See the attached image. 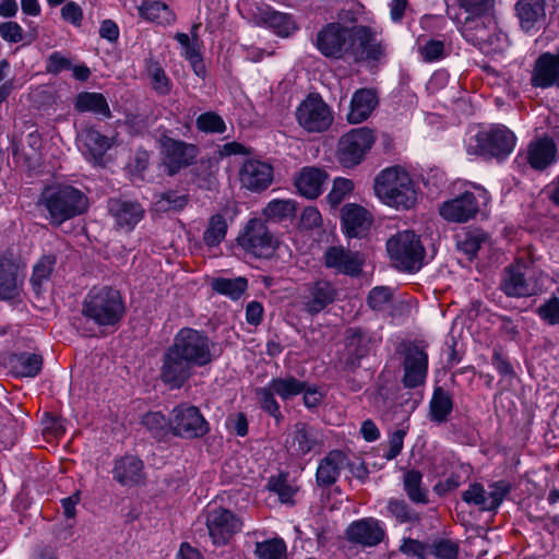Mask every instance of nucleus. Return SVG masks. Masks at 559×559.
<instances>
[{
  "label": "nucleus",
  "mask_w": 559,
  "mask_h": 559,
  "mask_svg": "<svg viewBox=\"0 0 559 559\" xmlns=\"http://www.w3.org/2000/svg\"><path fill=\"white\" fill-rule=\"evenodd\" d=\"M188 204L187 194L177 191H167L155 197L153 206L157 213L179 212Z\"/></svg>",
  "instance_id": "nucleus-47"
},
{
  "label": "nucleus",
  "mask_w": 559,
  "mask_h": 559,
  "mask_svg": "<svg viewBox=\"0 0 559 559\" xmlns=\"http://www.w3.org/2000/svg\"><path fill=\"white\" fill-rule=\"evenodd\" d=\"M373 190L383 204L396 210H408L417 201L415 183L401 166L381 170L374 178Z\"/></svg>",
  "instance_id": "nucleus-2"
},
{
  "label": "nucleus",
  "mask_w": 559,
  "mask_h": 559,
  "mask_svg": "<svg viewBox=\"0 0 559 559\" xmlns=\"http://www.w3.org/2000/svg\"><path fill=\"white\" fill-rule=\"evenodd\" d=\"M419 52L424 61L436 62L447 56V47L441 39H429L419 47Z\"/></svg>",
  "instance_id": "nucleus-60"
},
{
  "label": "nucleus",
  "mask_w": 559,
  "mask_h": 559,
  "mask_svg": "<svg viewBox=\"0 0 559 559\" xmlns=\"http://www.w3.org/2000/svg\"><path fill=\"white\" fill-rule=\"evenodd\" d=\"M336 296L337 289L331 282L319 280L307 285L301 296L302 309L311 316L318 314L331 305Z\"/></svg>",
  "instance_id": "nucleus-22"
},
{
  "label": "nucleus",
  "mask_w": 559,
  "mask_h": 559,
  "mask_svg": "<svg viewBox=\"0 0 559 559\" xmlns=\"http://www.w3.org/2000/svg\"><path fill=\"white\" fill-rule=\"evenodd\" d=\"M323 264L335 274L358 277L362 272L365 258L360 252L343 246H331L324 252Z\"/></svg>",
  "instance_id": "nucleus-16"
},
{
  "label": "nucleus",
  "mask_w": 559,
  "mask_h": 559,
  "mask_svg": "<svg viewBox=\"0 0 559 559\" xmlns=\"http://www.w3.org/2000/svg\"><path fill=\"white\" fill-rule=\"evenodd\" d=\"M126 312L121 293L111 286H93L82 302V314L99 328H111Z\"/></svg>",
  "instance_id": "nucleus-3"
},
{
  "label": "nucleus",
  "mask_w": 559,
  "mask_h": 559,
  "mask_svg": "<svg viewBox=\"0 0 559 559\" xmlns=\"http://www.w3.org/2000/svg\"><path fill=\"white\" fill-rule=\"evenodd\" d=\"M367 301L376 311L385 310L392 301V290L384 286L374 287L370 290Z\"/></svg>",
  "instance_id": "nucleus-63"
},
{
  "label": "nucleus",
  "mask_w": 559,
  "mask_h": 559,
  "mask_svg": "<svg viewBox=\"0 0 559 559\" xmlns=\"http://www.w3.org/2000/svg\"><path fill=\"white\" fill-rule=\"evenodd\" d=\"M531 267L516 261L504 269L500 287L509 297H526L535 293V284L532 281Z\"/></svg>",
  "instance_id": "nucleus-17"
},
{
  "label": "nucleus",
  "mask_w": 559,
  "mask_h": 559,
  "mask_svg": "<svg viewBox=\"0 0 559 559\" xmlns=\"http://www.w3.org/2000/svg\"><path fill=\"white\" fill-rule=\"evenodd\" d=\"M348 542L362 547L379 545L385 537L384 524L374 518L354 521L345 531Z\"/></svg>",
  "instance_id": "nucleus-20"
},
{
  "label": "nucleus",
  "mask_w": 559,
  "mask_h": 559,
  "mask_svg": "<svg viewBox=\"0 0 559 559\" xmlns=\"http://www.w3.org/2000/svg\"><path fill=\"white\" fill-rule=\"evenodd\" d=\"M74 109L90 112L100 119L111 118V110L106 97L97 92H81L74 98Z\"/></svg>",
  "instance_id": "nucleus-35"
},
{
  "label": "nucleus",
  "mask_w": 559,
  "mask_h": 559,
  "mask_svg": "<svg viewBox=\"0 0 559 559\" xmlns=\"http://www.w3.org/2000/svg\"><path fill=\"white\" fill-rule=\"evenodd\" d=\"M453 406L451 394L440 386L436 388L429 402V419L438 425L447 423Z\"/></svg>",
  "instance_id": "nucleus-38"
},
{
  "label": "nucleus",
  "mask_w": 559,
  "mask_h": 559,
  "mask_svg": "<svg viewBox=\"0 0 559 559\" xmlns=\"http://www.w3.org/2000/svg\"><path fill=\"white\" fill-rule=\"evenodd\" d=\"M38 203L48 212L50 224L57 227L84 214L90 206L87 195L73 186L47 188L43 191Z\"/></svg>",
  "instance_id": "nucleus-4"
},
{
  "label": "nucleus",
  "mask_w": 559,
  "mask_h": 559,
  "mask_svg": "<svg viewBox=\"0 0 559 559\" xmlns=\"http://www.w3.org/2000/svg\"><path fill=\"white\" fill-rule=\"evenodd\" d=\"M195 126L198 130L203 133L222 134L226 131V123L224 119L214 111L201 114L195 120Z\"/></svg>",
  "instance_id": "nucleus-55"
},
{
  "label": "nucleus",
  "mask_w": 559,
  "mask_h": 559,
  "mask_svg": "<svg viewBox=\"0 0 559 559\" xmlns=\"http://www.w3.org/2000/svg\"><path fill=\"white\" fill-rule=\"evenodd\" d=\"M490 197L486 189L473 185L472 190L444 201L439 207L440 216L451 223H466L474 218L481 205H487Z\"/></svg>",
  "instance_id": "nucleus-8"
},
{
  "label": "nucleus",
  "mask_w": 559,
  "mask_h": 559,
  "mask_svg": "<svg viewBox=\"0 0 559 559\" xmlns=\"http://www.w3.org/2000/svg\"><path fill=\"white\" fill-rule=\"evenodd\" d=\"M319 437L320 433L314 427L298 423L295 426L290 450L297 455H305L319 445Z\"/></svg>",
  "instance_id": "nucleus-37"
},
{
  "label": "nucleus",
  "mask_w": 559,
  "mask_h": 559,
  "mask_svg": "<svg viewBox=\"0 0 559 559\" xmlns=\"http://www.w3.org/2000/svg\"><path fill=\"white\" fill-rule=\"evenodd\" d=\"M460 545L450 538H436L428 544V555L437 559H457Z\"/></svg>",
  "instance_id": "nucleus-53"
},
{
  "label": "nucleus",
  "mask_w": 559,
  "mask_h": 559,
  "mask_svg": "<svg viewBox=\"0 0 559 559\" xmlns=\"http://www.w3.org/2000/svg\"><path fill=\"white\" fill-rule=\"evenodd\" d=\"M228 225L222 214L212 215L203 233V241L207 247L218 246L226 237Z\"/></svg>",
  "instance_id": "nucleus-50"
},
{
  "label": "nucleus",
  "mask_w": 559,
  "mask_h": 559,
  "mask_svg": "<svg viewBox=\"0 0 559 559\" xmlns=\"http://www.w3.org/2000/svg\"><path fill=\"white\" fill-rule=\"evenodd\" d=\"M404 377L403 384L413 389L424 384L428 371V355L417 347H408L404 356Z\"/></svg>",
  "instance_id": "nucleus-26"
},
{
  "label": "nucleus",
  "mask_w": 559,
  "mask_h": 559,
  "mask_svg": "<svg viewBox=\"0 0 559 559\" xmlns=\"http://www.w3.org/2000/svg\"><path fill=\"white\" fill-rule=\"evenodd\" d=\"M378 105V96L373 90L359 88L352 97L350 108L347 114L349 123H360L368 119Z\"/></svg>",
  "instance_id": "nucleus-31"
},
{
  "label": "nucleus",
  "mask_w": 559,
  "mask_h": 559,
  "mask_svg": "<svg viewBox=\"0 0 559 559\" xmlns=\"http://www.w3.org/2000/svg\"><path fill=\"white\" fill-rule=\"evenodd\" d=\"M509 47V38L506 33H503L498 24L492 29L489 38L486 40L485 45L481 47L480 51L488 56H496L503 53Z\"/></svg>",
  "instance_id": "nucleus-56"
},
{
  "label": "nucleus",
  "mask_w": 559,
  "mask_h": 559,
  "mask_svg": "<svg viewBox=\"0 0 559 559\" xmlns=\"http://www.w3.org/2000/svg\"><path fill=\"white\" fill-rule=\"evenodd\" d=\"M226 429L238 437H245L248 435V419L243 413H235L227 416L225 420Z\"/></svg>",
  "instance_id": "nucleus-64"
},
{
  "label": "nucleus",
  "mask_w": 559,
  "mask_h": 559,
  "mask_svg": "<svg viewBox=\"0 0 559 559\" xmlns=\"http://www.w3.org/2000/svg\"><path fill=\"white\" fill-rule=\"evenodd\" d=\"M545 0H519L516 3L518 16L525 32L539 29L545 23Z\"/></svg>",
  "instance_id": "nucleus-32"
},
{
  "label": "nucleus",
  "mask_w": 559,
  "mask_h": 559,
  "mask_svg": "<svg viewBox=\"0 0 559 559\" xmlns=\"http://www.w3.org/2000/svg\"><path fill=\"white\" fill-rule=\"evenodd\" d=\"M487 241V235L479 230H469L464 234L463 239L459 241V248L463 251L469 259L476 257L478 250L481 245Z\"/></svg>",
  "instance_id": "nucleus-57"
},
{
  "label": "nucleus",
  "mask_w": 559,
  "mask_h": 559,
  "mask_svg": "<svg viewBox=\"0 0 559 559\" xmlns=\"http://www.w3.org/2000/svg\"><path fill=\"white\" fill-rule=\"evenodd\" d=\"M557 155V145L548 136L538 138L528 144L526 159L530 166L536 170H543L551 165Z\"/></svg>",
  "instance_id": "nucleus-30"
},
{
  "label": "nucleus",
  "mask_w": 559,
  "mask_h": 559,
  "mask_svg": "<svg viewBox=\"0 0 559 559\" xmlns=\"http://www.w3.org/2000/svg\"><path fill=\"white\" fill-rule=\"evenodd\" d=\"M354 189L352 180L346 178H336L326 199L331 206H337Z\"/></svg>",
  "instance_id": "nucleus-62"
},
{
  "label": "nucleus",
  "mask_w": 559,
  "mask_h": 559,
  "mask_svg": "<svg viewBox=\"0 0 559 559\" xmlns=\"http://www.w3.org/2000/svg\"><path fill=\"white\" fill-rule=\"evenodd\" d=\"M326 174L320 168L305 167L295 180L298 191L309 199H314L322 193Z\"/></svg>",
  "instance_id": "nucleus-36"
},
{
  "label": "nucleus",
  "mask_w": 559,
  "mask_h": 559,
  "mask_svg": "<svg viewBox=\"0 0 559 559\" xmlns=\"http://www.w3.org/2000/svg\"><path fill=\"white\" fill-rule=\"evenodd\" d=\"M160 362V381L170 390L181 389L194 374L195 367L170 345L163 353Z\"/></svg>",
  "instance_id": "nucleus-14"
},
{
  "label": "nucleus",
  "mask_w": 559,
  "mask_h": 559,
  "mask_svg": "<svg viewBox=\"0 0 559 559\" xmlns=\"http://www.w3.org/2000/svg\"><path fill=\"white\" fill-rule=\"evenodd\" d=\"M370 336L358 328H350L346 331V349L353 357L352 362L365 357L369 352Z\"/></svg>",
  "instance_id": "nucleus-44"
},
{
  "label": "nucleus",
  "mask_w": 559,
  "mask_h": 559,
  "mask_svg": "<svg viewBox=\"0 0 559 559\" xmlns=\"http://www.w3.org/2000/svg\"><path fill=\"white\" fill-rule=\"evenodd\" d=\"M404 490L414 503L426 504L428 502V490L421 486L423 474L412 469L404 474Z\"/></svg>",
  "instance_id": "nucleus-46"
},
{
  "label": "nucleus",
  "mask_w": 559,
  "mask_h": 559,
  "mask_svg": "<svg viewBox=\"0 0 559 559\" xmlns=\"http://www.w3.org/2000/svg\"><path fill=\"white\" fill-rule=\"evenodd\" d=\"M170 346L195 368H203L215 359L214 343L207 334L192 328H182Z\"/></svg>",
  "instance_id": "nucleus-7"
},
{
  "label": "nucleus",
  "mask_w": 559,
  "mask_h": 559,
  "mask_svg": "<svg viewBox=\"0 0 559 559\" xmlns=\"http://www.w3.org/2000/svg\"><path fill=\"white\" fill-rule=\"evenodd\" d=\"M255 394L260 407L264 412L274 417L276 420L282 418L280 404L275 400L276 392L271 389L270 382L265 386L257 389Z\"/></svg>",
  "instance_id": "nucleus-54"
},
{
  "label": "nucleus",
  "mask_w": 559,
  "mask_h": 559,
  "mask_svg": "<svg viewBox=\"0 0 559 559\" xmlns=\"http://www.w3.org/2000/svg\"><path fill=\"white\" fill-rule=\"evenodd\" d=\"M23 275H20V264L12 253L0 255V299L16 301L21 297Z\"/></svg>",
  "instance_id": "nucleus-19"
},
{
  "label": "nucleus",
  "mask_w": 559,
  "mask_h": 559,
  "mask_svg": "<svg viewBox=\"0 0 559 559\" xmlns=\"http://www.w3.org/2000/svg\"><path fill=\"white\" fill-rule=\"evenodd\" d=\"M255 555L259 559H287V547L282 538H272L257 543Z\"/></svg>",
  "instance_id": "nucleus-52"
},
{
  "label": "nucleus",
  "mask_w": 559,
  "mask_h": 559,
  "mask_svg": "<svg viewBox=\"0 0 559 559\" xmlns=\"http://www.w3.org/2000/svg\"><path fill=\"white\" fill-rule=\"evenodd\" d=\"M373 217L364 206L348 203L342 207L341 224L344 234L349 238H362L372 225Z\"/></svg>",
  "instance_id": "nucleus-24"
},
{
  "label": "nucleus",
  "mask_w": 559,
  "mask_h": 559,
  "mask_svg": "<svg viewBox=\"0 0 559 559\" xmlns=\"http://www.w3.org/2000/svg\"><path fill=\"white\" fill-rule=\"evenodd\" d=\"M531 84L538 88L559 87V52L557 55L550 52L542 53L535 61Z\"/></svg>",
  "instance_id": "nucleus-27"
},
{
  "label": "nucleus",
  "mask_w": 559,
  "mask_h": 559,
  "mask_svg": "<svg viewBox=\"0 0 559 559\" xmlns=\"http://www.w3.org/2000/svg\"><path fill=\"white\" fill-rule=\"evenodd\" d=\"M496 25L497 22L490 13L478 16L466 15L460 31L466 41L480 50Z\"/></svg>",
  "instance_id": "nucleus-28"
},
{
  "label": "nucleus",
  "mask_w": 559,
  "mask_h": 559,
  "mask_svg": "<svg viewBox=\"0 0 559 559\" xmlns=\"http://www.w3.org/2000/svg\"><path fill=\"white\" fill-rule=\"evenodd\" d=\"M516 144L515 134L503 124H490L479 129L466 142V152L469 155L484 158L506 159Z\"/></svg>",
  "instance_id": "nucleus-5"
},
{
  "label": "nucleus",
  "mask_w": 559,
  "mask_h": 559,
  "mask_svg": "<svg viewBox=\"0 0 559 559\" xmlns=\"http://www.w3.org/2000/svg\"><path fill=\"white\" fill-rule=\"evenodd\" d=\"M9 364L15 376L34 378L43 368V357L35 353H20L12 355Z\"/></svg>",
  "instance_id": "nucleus-39"
},
{
  "label": "nucleus",
  "mask_w": 559,
  "mask_h": 559,
  "mask_svg": "<svg viewBox=\"0 0 559 559\" xmlns=\"http://www.w3.org/2000/svg\"><path fill=\"white\" fill-rule=\"evenodd\" d=\"M262 20L267 27L282 37H287L297 29L292 15L270 8L262 11Z\"/></svg>",
  "instance_id": "nucleus-42"
},
{
  "label": "nucleus",
  "mask_w": 559,
  "mask_h": 559,
  "mask_svg": "<svg viewBox=\"0 0 559 559\" xmlns=\"http://www.w3.org/2000/svg\"><path fill=\"white\" fill-rule=\"evenodd\" d=\"M78 145L86 159L99 164L112 141L94 128L83 129L78 135Z\"/></svg>",
  "instance_id": "nucleus-29"
},
{
  "label": "nucleus",
  "mask_w": 559,
  "mask_h": 559,
  "mask_svg": "<svg viewBox=\"0 0 559 559\" xmlns=\"http://www.w3.org/2000/svg\"><path fill=\"white\" fill-rule=\"evenodd\" d=\"M318 50L325 57L341 59L350 57L379 60L383 55L382 46L370 27L365 25L344 26L340 22H331L323 26L316 40Z\"/></svg>",
  "instance_id": "nucleus-1"
},
{
  "label": "nucleus",
  "mask_w": 559,
  "mask_h": 559,
  "mask_svg": "<svg viewBox=\"0 0 559 559\" xmlns=\"http://www.w3.org/2000/svg\"><path fill=\"white\" fill-rule=\"evenodd\" d=\"M239 247L254 258L269 259L277 248V238L259 218L250 219L237 238Z\"/></svg>",
  "instance_id": "nucleus-9"
},
{
  "label": "nucleus",
  "mask_w": 559,
  "mask_h": 559,
  "mask_svg": "<svg viewBox=\"0 0 559 559\" xmlns=\"http://www.w3.org/2000/svg\"><path fill=\"white\" fill-rule=\"evenodd\" d=\"M346 456L342 451H330L319 463L316 479L319 486H332L344 467Z\"/></svg>",
  "instance_id": "nucleus-33"
},
{
  "label": "nucleus",
  "mask_w": 559,
  "mask_h": 559,
  "mask_svg": "<svg viewBox=\"0 0 559 559\" xmlns=\"http://www.w3.org/2000/svg\"><path fill=\"white\" fill-rule=\"evenodd\" d=\"M386 512L399 523H409L419 520L418 514L405 501L399 499L389 500Z\"/></svg>",
  "instance_id": "nucleus-58"
},
{
  "label": "nucleus",
  "mask_w": 559,
  "mask_h": 559,
  "mask_svg": "<svg viewBox=\"0 0 559 559\" xmlns=\"http://www.w3.org/2000/svg\"><path fill=\"white\" fill-rule=\"evenodd\" d=\"M447 14L452 17L455 7L463 9L467 15H484L490 13L493 0H444Z\"/></svg>",
  "instance_id": "nucleus-48"
},
{
  "label": "nucleus",
  "mask_w": 559,
  "mask_h": 559,
  "mask_svg": "<svg viewBox=\"0 0 559 559\" xmlns=\"http://www.w3.org/2000/svg\"><path fill=\"white\" fill-rule=\"evenodd\" d=\"M111 474L120 486L134 487L145 478L144 463L135 455H123L114 460Z\"/></svg>",
  "instance_id": "nucleus-25"
},
{
  "label": "nucleus",
  "mask_w": 559,
  "mask_h": 559,
  "mask_svg": "<svg viewBox=\"0 0 559 559\" xmlns=\"http://www.w3.org/2000/svg\"><path fill=\"white\" fill-rule=\"evenodd\" d=\"M139 13L144 20L162 25H169L175 21L173 11L159 0H144L139 7Z\"/></svg>",
  "instance_id": "nucleus-41"
},
{
  "label": "nucleus",
  "mask_w": 559,
  "mask_h": 559,
  "mask_svg": "<svg viewBox=\"0 0 559 559\" xmlns=\"http://www.w3.org/2000/svg\"><path fill=\"white\" fill-rule=\"evenodd\" d=\"M267 488L278 496L282 503H292L296 493V488L287 480V475L281 474L277 477H271Z\"/></svg>",
  "instance_id": "nucleus-59"
},
{
  "label": "nucleus",
  "mask_w": 559,
  "mask_h": 559,
  "mask_svg": "<svg viewBox=\"0 0 559 559\" xmlns=\"http://www.w3.org/2000/svg\"><path fill=\"white\" fill-rule=\"evenodd\" d=\"M271 389L282 401H288L300 395L306 389V381H301L293 376L277 377L269 381Z\"/></svg>",
  "instance_id": "nucleus-43"
},
{
  "label": "nucleus",
  "mask_w": 559,
  "mask_h": 559,
  "mask_svg": "<svg viewBox=\"0 0 559 559\" xmlns=\"http://www.w3.org/2000/svg\"><path fill=\"white\" fill-rule=\"evenodd\" d=\"M536 313L548 325H559V297L551 296L537 308Z\"/></svg>",
  "instance_id": "nucleus-61"
},
{
  "label": "nucleus",
  "mask_w": 559,
  "mask_h": 559,
  "mask_svg": "<svg viewBox=\"0 0 559 559\" xmlns=\"http://www.w3.org/2000/svg\"><path fill=\"white\" fill-rule=\"evenodd\" d=\"M144 70L151 81L152 88L158 95H168L171 92L173 83L166 74L163 66L155 58H146L144 60Z\"/></svg>",
  "instance_id": "nucleus-40"
},
{
  "label": "nucleus",
  "mask_w": 559,
  "mask_h": 559,
  "mask_svg": "<svg viewBox=\"0 0 559 559\" xmlns=\"http://www.w3.org/2000/svg\"><path fill=\"white\" fill-rule=\"evenodd\" d=\"M386 251L394 267L415 273L424 264L425 249L419 237L412 230L397 231L386 241Z\"/></svg>",
  "instance_id": "nucleus-6"
},
{
  "label": "nucleus",
  "mask_w": 559,
  "mask_h": 559,
  "mask_svg": "<svg viewBox=\"0 0 559 559\" xmlns=\"http://www.w3.org/2000/svg\"><path fill=\"white\" fill-rule=\"evenodd\" d=\"M242 188L252 192H260L270 187L273 181V167L259 159L246 160L239 171Z\"/></svg>",
  "instance_id": "nucleus-23"
},
{
  "label": "nucleus",
  "mask_w": 559,
  "mask_h": 559,
  "mask_svg": "<svg viewBox=\"0 0 559 559\" xmlns=\"http://www.w3.org/2000/svg\"><path fill=\"white\" fill-rule=\"evenodd\" d=\"M175 39L181 47L180 55L190 63L194 74L204 79L206 75V67L203 61L198 36L193 35L191 39L186 33H177Z\"/></svg>",
  "instance_id": "nucleus-34"
},
{
  "label": "nucleus",
  "mask_w": 559,
  "mask_h": 559,
  "mask_svg": "<svg viewBox=\"0 0 559 559\" xmlns=\"http://www.w3.org/2000/svg\"><path fill=\"white\" fill-rule=\"evenodd\" d=\"M299 126L308 132L326 131L333 122V111L318 94H309L297 107Z\"/></svg>",
  "instance_id": "nucleus-11"
},
{
  "label": "nucleus",
  "mask_w": 559,
  "mask_h": 559,
  "mask_svg": "<svg viewBox=\"0 0 559 559\" xmlns=\"http://www.w3.org/2000/svg\"><path fill=\"white\" fill-rule=\"evenodd\" d=\"M159 143L162 163L169 176L192 165L199 154L197 145L170 136L160 138Z\"/></svg>",
  "instance_id": "nucleus-13"
},
{
  "label": "nucleus",
  "mask_w": 559,
  "mask_h": 559,
  "mask_svg": "<svg viewBox=\"0 0 559 559\" xmlns=\"http://www.w3.org/2000/svg\"><path fill=\"white\" fill-rule=\"evenodd\" d=\"M374 143L373 132L366 127L352 129L341 136L337 159L344 167H354L362 162Z\"/></svg>",
  "instance_id": "nucleus-10"
},
{
  "label": "nucleus",
  "mask_w": 559,
  "mask_h": 559,
  "mask_svg": "<svg viewBox=\"0 0 559 559\" xmlns=\"http://www.w3.org/2000/svg\"><path fill=\"white\" fill-rule=\"evenodd\" d=\"M296 206L292 200H271L263 210V215L266 219L274 223H280L295 216Z\"/></svg>",
  "instance_id": "nucleus-51"
},
{
  "label": "nucleus",
  "mask_w": 559,
  "mask_h": 559,
  "mask_svg": "<svg viewBox=\"0 0 559 559\" xmlns=\"http://www.w3.org/2000/svg\"><path fill=\"white\" fill-rule=\"evenodd\" d=\"M56 263L57 258L53 254L44 255L35 263L33 266L31 284L36 293H39L43 285L50 280Z\"/></svg>",
  "instance_id": "nucleus-49"
},
{
  "label": "nucleus",
  "mask_w": 559,
  "mask_h": 559,
  "mask_svg": "<svg viewBox=\"0 0 559 559\" xmlns=\"http://www.w3.org/2000/svg\"><path fill=\"white\" fill-rule=\"evenodd\" d=\"M205 525L215 546L226 545L241 531V521L229 510L214 507L205 511Z\"/></svg>",
  "instance_id": "nucleus-15"
},
{
  "label": "nucleus",
  "mask_w": 559,
  "mask_h": 559,
  "mask_svg": "<svg viewBox=\"0 0 559 559\" xmlns=\"http://www.w3.org/2000/svg\"><path fill=\"white\" fill-rule=\"evenodd\" d=\"M169 426L175 436L185 439L202 438L210 431L209 423L199 408L188 404L173 409Z\"/></svg>",
  "instance_id": "nucleus-12"
},
{
  "label": "nucleus",
  "mask_w": 559,
  "mask_h": 559,
  "mask_svg": "<svg viewBox=\"0 0 559 559\" xmlns=\"http://www.w3.org/2000/svg\"><path fill=\"white\" fill-rule=\"evenodd\" d=\"M510 491V486L504 481L496 483L488 492L480 484H472L462 495L467 504L478 507L483 511L497 510Z\"/></svg>",
  "instance_id": "nucleus-18"
},
{
  "label": "nucleus",
  "mask_w": 559,
  "mask_h": 559,
  "mask_svg": "<svg viewBox=\"0 0 559 559\" xmlns=\"http://www.w3.org/2000/svg\"><path fill=\"white\" fill-rule=\"evenodd\" d=\"M108 213L115 222V227L126 233L132 231L143 219L145 210L136 201L109 199Z\"/></svg>",
  "instance_id": "nucleus-21"
},
{
  "label": "nucleus",
  "mask_w": 559,
  "mask_h": 559,
  "mask_svg": "<svg viewBox=\"0 0 559 559\" xmlns=\"http://www.w3.org/2000/svg\"><path fill=\"white\" fill-rule=\"evenodd\" d=\"M211 286L214 292L233 300H238L247 290L248 281L242 276L236 278L216 277L212 281Z\"/></svg>",
  "instance_id": "nucleus-45"
}]
</instances>
